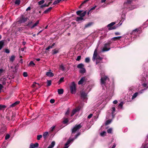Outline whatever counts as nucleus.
Instances as JSON below:
<instances>
[{
  "mask_svg": "<svg viewBox=\"0 0 148 148\" xmlns=\"http://www.w3.org/2000/svg\"><path fill=\"white\" fill-rule=\"evenodd\" d=\"M140 33V29L136 28L132 31L127 32L124 36L126 40L130 39V38H135L137 37Z\"/></svg>",
  "mask_w": 148,
  "mask_h": 148,
  "instance_id": "f257e3e1",
  "label": "nucleus"
},
{
  "mask_svg": "<svg viewBox=\"0 0 148 148\" xmlns=\"http://www.w3.org/2000/svg\"><path fill=\"white\" fill-rule=\"evenodd\" d=\"M98 46L99 45H97L96 48L95 49L92 58V60L93 61L96 60V65L99 63L103 59L102 58L100 57L99 55L97 54V49Z\"/></svg>",
  "mask_w": 148,
  "mask_h": 148,
  "instance_id": "f03ea898",
  "label": "nucleus"
},
{
  "mask_svg": "<svg viewBox=\"0 0 148 148\" xmlns=\"http://www.w3.org/2000/svg\"><path fill=\"white\" fill-rule=\"evenodd\" d=\"M92 87V86L90 84H86L85 86L84 89V91L82 92L81 93V97L83 99H84L86 98L88 93L90 91Z\"/></svg>",
  "mask_w": 148,
  "mask_h": 148,
  "instance_id": "7ed1b4c3",
  "label": "nucleus"
},
{
  "mask_svg": "<svg viewBox=\"0 0 148 148\" xmlns=\"http://www.w3.org/2000/svg\"><path fill=\"white\" fill-rule=\"evenodd\" d=\"M148 84H141V88H142L141 90L138 92H136L134 93L132 97V99L135 98L138 95L142 93L146 89L148 88Z\"/></svg>",
  "mask_w": 148,
  "mask_h": 148,
  "instance_id": "20e7f679",
  "label": "nucleus"
},
{
  "mask_svg": "<svg viewBox=\"0 0 148 148\" xmlns=\"http://www.w3.org/2000/svg\"><path fill=\"white\" fill-rule=\"evenodd\" d=\"M140 80L142 82V83H148V74L144 72L139 78Z\"/></svg>",
  "mask_w": 148,
  "mask_h": 148,
  "instance_id": "39448f33",
  "label": "nucleus"
},
{
  "mask_svg": "<svg viewBox=\"0 0 148 148\" xmlns=\"http://www.w3.org/2000/svg\"><path fill=\"white\" fill-rule=\"evenodd\" d=\"M111 43V42H109L105 44L101 50V52H104L109 50L110 49V48L109 47Z\"/></svg>",
  "mask_w": 148,
  "mask_h": 148,
  "instance_id": "423d86ee",
  "label": "nucleus"
},
{
  "mask_svg": "<svg viewBox=\"0 0 148 148\" xmlns=\"http://www.w3.org/2000/svg\"><path fill=\"white\" fill-rule=\"evenodd\" d=\"M39 20H38L32 26H31V25L33 23L32 21H29L27 24L26 25V26H28V27L30 28L31 29H33L35 27L37 26L38 24H39Z\"/></svg>",
  "mask_w": 148,
  "mask_h": 148,
  "instance_id": "0eeeda50",
  "label": "nucleus"
},
{
  "mask_svg": "<svg viewBox=\"0 0 148 148\" xmlns=\"http://www.w3.org/2000/svg\"><path fill=\"white\" fill-rule=\"evenodd\" d=\"M109 80V79L107 76L104 75L101 76V83H108Z\"/></svg>",
  "mask_w": 148,
  "mask_h": 148,
  "instance_id": "6e6552de",
  "label": "nucleus"
},
{
  "mask_svg": "<svg viewBox=\"0 0 148 148\" xmlns=\"http://www.w3.org/2000/svg\"><path fill=\"white\" fill-rule=\"evenodd\" d=\"M27 17H25L23 15H22L18 18V21L20 23H24L27 21Z\"/></svg>",
  "mask_w": 148,
  "mask_h": 148,
  "instance_id": "1a4fd4ad",
  "label": "nucleus"
},
{
  "mask_svg": "<svg viewBox=\"0 0 148 148\" xmlns=\"http://www.w3.org/2000/svg\"><path fill=\"white\" fill-rule=\"evenodd\" d=\"M132 2V0H127L126 2L124 3V6L127 8H130V6L131 5Z\"/></svg>",
  "mask_w": 148,
  "mask_h": 148,
  "instance_id": "9d476101",
  "label": "nucleus"
},
{
  "mask_svg": "<svg viewBox=\"0 0 148 148\" xmlns=\"http://www.w3.org/2000/svg\"><path fill=\"white\" fill-rule=\"evenodd\" d=\"M82 126L80 124L75 125V126L72 129V133H75L76 131L78 130Z\"/></svg>",
  "mask_w": 148,
  "mask_h": 148,
  "instance_id": "9b49d317",
  "label": "nucleus"
},
{
  "mask_svg": "<svg viewBox=\"0 0 148 148\" xmlns=\"http://www.w3.org/2000/svg\"><path fill=\"white\" fill-rule=\"evenodd\" d=\"M71 93L72 94H74L76 90L75 84H72L70 87Z\"/></svg>",
  "mask_w": 148,
  "mask_h": 148,
  "instance_id": "f8f14e48",
  "label": "nucleus"
},
{
  "mask_svg": "<svg viewBox=\"0 0 148 148\" xmlns=\"http://www.w3.org/2000/svg\"><path fill=\"white\" fill-rule=\"evenodd\" d=\"M87 82V78L86 77H84L81 79L78 83H83L84 82L86 83Z\"/></svg>",
  "mask_w": 148,
  "mask_h": 148,
  "instance_id": "ddd939ff",
  "label": "nucleus"
},
{
  "mask_svg": "<svg viewBox=\"0 0 148 148\" xmlns=\"http://www.w3.org/2000/svg\"><path fill=\"white\" fill-rule=\"evenodd\" d=\"M80 110V108L79 107L77 108H76L73 110L72 111L71 114V116H73L77 112L79 111Z\"/></svg>",
  "mask_w": 148,
  "mask_h": 148,
  "instance_id": "4468645a",
  "label": "nucleus"
},
{
  "mask_svg": "<svg viewBox=\"0 0 148 148\" xmlns=\"http://www.w3.org/2000/svg\"><path fill=\"white\" fill-rule=\"evenodd\" d=\"M39 146V144L38 143H36L34 144L31 143L30 145L29 148H35Z\"/></svg>",
  "mask_w": 148,
  "mask_h": 148,
  "instance_id": "2eb2a0df",
  "label": "nucleus"
},
{
  "mask_svg": "<svg viewBox=\"0 0 148 148\" xmlns=\"http://www.w3.org/2000/svg\"><path fill=\"white\" fill-rule=\"evenodd\" d=\"M4 45V40L0 41V50H1Z\"/></svg>",
  "mask_w": 148,
  "mask_h": 148,
  "instance_id": "dca6fc26",
  "label": "nucleus"
},
{
  "mask_svg": "<svg viewBox=\"0 0 148 148\" xmlns=\"http://www.w3.org/2000/svg\"><path fill=\"white\" fill-rule=\"evenodd\" d=\"M46 75L49 77H51L54 76V74L51 72H48L46 73Z\"/></svg>",
  "mask_w": 148,
  "mask_h": 148,
  "instance_id": "f3484780",
  "label": "nucleus"
},
{
  "mask_svg": "<svg viewBox=\"0 0 148 148\" xmlns=\"http://www.w3.org/2000/svg\"><path fill=\"white\" fill-rule=\"evenodd\" d=\"M20 102L19 101H17L15 103H12L10 106V107H13L17 105Z\"/></svg>",
  "mask_w": 148,
  "mask_h": 148,
  "instance_id": "a211bd4d",
  "label": "nucleus"
},
{
  "mask_svg": "<svg viewBox=\"0 0 148 148\" xmlns=\"http://www.w3.org/2000/svg\"><path fill=\"white\" fill-rule=\"evenodd\" d=\"M55 144V142L54 141H52L51 144L48 146L47 148H53Z\"/></svg>",
  "mask_w": 148,
  "mask_h": 148,
  "instance_id": "6ab92c4d",
  "label": "nucleus"
},
{
  "mask_svg": "<svg viewBox=\"0 0 148 148\" xmlns=\"http://www.w3.org/2000/svg\"><path fill=\"white\" fill-rule=\"evenodd\" d=\"M83 20H84L83 17H77L76 19V21L77 22H80L81 21Z\"/></svg>",
  "mask_w": 148,
  "mask_h": 148,
  "instance_id": "aec40b11",
  "label": "nucleus"
},
{
  "mask_svg": "<svg viewBox=\"0 0 148 148\" xmlns=\"http://www.w3.org/2000/svg\"><path fill=\"white\" fill-rule=\"evenodd\" d=\"M86 71V69L84 67L81 69H80L79 72L80 73H81L83 74Z\"/></svg>",
  "mask_w": 148,
  "mask_h": 148,
  "instance_id": "412c9836",
  "label": "nucleus"
},
{
  "mask_svg": "<svg viewBox=\"0 0 148 148\" xmlns=\"http://www.w3.org/2000/svg\"><path fill=\"white\" fill-rule=\"evenodd\" d=\"M52 9V7H50L48 8L46 10H45L44 12V14H46L48 13Z\"/></svg>",
  "mask_w": 148,
  "mask_h": 148,
  "instance_id": "4be33fe9",
  "label": "nucleus"
},
{
  "mask_svg": "<svg viewBox=\"0 0 148 148\" xmlns=\"http://www.w3.org/2000/svg\"><path fill=\"white\" fill-rule=\"evenodd\" d=\"M125 19V14L122 15L121 17V21H122L121 23H123Z\"/></svg>",
  "mask_w": 148,
  "mask_h": 148,
  "instance_id": "5701e85b",
  "label": "nucleus"
},
{
  "mask_svg": "<svg viewBox=\"0 0 148 148\" xmlns=\"http://www.w3.org/2000/svg\"><path fill=\"white\" fill-rule=\"evenodd\" d=\"M58 93L59 94H62L64 92L63 90L62 89H58Z\"/></svg>",
  "mask_w": 148,
  "mask_h": 148,
  "instance_id": "b1692460",
  "label": "nucleus"
},
{
  "mask_svg": "<svg viewBox=\"0 0 148 148\" xmlns=\"http://www.w3.org/2000/svg\"><path fill=\"white\" fill-rule=\"evenodd\" d=\"M121 38V36H117L114 37L112 38V39L113 40H119V39Z\"/></svg>",
  "mask_w": 148,
  "mask_h": 148,
  "instance_id": "393cba45",
  "label": "nucleus"
},
{
  "mask_svg": "<svg viewBox=\"0 0 148 148\" xmlns=\"http://www.w3.org/2000/svg\"><path fill=\"white\" fill-rule=\"evenodd\" d=\"M115 108L114 107H113L112 108V116L113 117H114V112L115 111Z\"/></svg>",
  "mask_w": 148,
  "mask_h": 148,
  "instance_id": "a878e982",
  "label": "nucleus"
},
{
  "mask_svg": "<svg viewBox=\"0 0 148 148\" xmlns=\"http://www.w3.org/2000/svg\"><path fill=\"white\" fill-rule=\"evenodd\" d=\"M84 66V65L82 63H80L78 64L77 67V68L81 69L83 68Z\"/></svg>",
  "mask_w": 148,
  "mask_h": 148,
  "instance_id": "bb28decb",
  "label": "nucleus"
},
{
  "mask_svg": "<svg viewBox=\"0 0 148 148\" xmlns=\"http://www.w3.org/2000/svg\"><path fill=\"white\" fill-rule=\"evenodd\" d=\"M116 23L115 22H112L111 23H110L108 24L107 25V27H112Z\"/></svg>",
  "mask_w": 148,
  "mask_h": 148,
  "instance_id": "cd10ccee",
  "label": "nucleus"
},
{
  "mask_svg": "<svg viewBox=\"0 0 148 148\" xmlns=\"http://www.w3.org/2000/svg\"><path fill=\"white\" fill-rule=\"evenodd\" d=\"M35 64L34 63V62L33 61H31L29 63V66H31L33 67H34L35 66Z\"/></svg>",
  "mask_w": 148,
  "mask_h": 148,
  "instance_id": "c85d7f7f",
  "label": "nucleus"
},
{
  "mask_svg": "<svg viewBox=\"0 0 148 148\" xmlns=\"http://www.w3.org/2000/svg\"><path fill=\"white\" fill-rule=\"evenodd\" d=\"M15 58V56L14 55H13L11 56V57L10 58V61L13 62Z\"/></svg>",
  "mask_w": 148,
  "mask_h": 148,
  "instance_id": "c756f323",
  "label": "nucleus"
},
{
  "mask_svg": "<svg viewBox=\"0 0 148 148\" xmlns=\"http://www.w3.org/2000/svg\"><path fill=\"white\" fill-rule=\"evenodd\" d=\"M86 11H84L83 13L81 12L80 15V17H83L86 14Z\"/></svg>",
  "mask_w": 148,
  "mask_h": 148,
  "instance_id": "7c9ffc66",
  "label": "nucleus"
},
{
  "mask_svg": "<svg viewBox=\"0 0 148 148\" xmlns=\"http://www.w3.org/2000/svg\"><path fill=\"white\" fill-rule=\"evenodd\" d=\"M92 23H89L88 24L86 25L84 27V28L85 29L90 27L92 25Z\"/></svg>",
  "mask_w": 148,
  "mask_h": 148,
  "instance_id": "2f4dec72",
  "label": "nucleus"
},
{
  "mask_svg": "<svg viewBox=\"0 0 148 148\" xmlns=\"http://www.w3.org/2000/svg\"><path fill=\"white\" fill-rule=\"evenodd\" d=\"M59 52L58 50H56V49H55L52 50V54H56Z\"/></svg>",
  "mask_w": 148,
  "mask_h": 148,
  "instance_id": "473e14b6",
  "label": "nucleus"
},
{
  "mask_svg": "<svg viewBox=\"0 0 148 148\" xmlns=\"http://www.w3.org/2000/svg\"><path fill=\"white\" fill-rule=\"evenodd\" d=\"M62 0H56L53 3V5H56L59 3Z\"/></svg>",
  "mask_w": 148,
  "mask_h": 148,
  "instance_id": "72a5a7b5",
  "label": "nucleus"
},
{
  "mask_svg": "<svg viewBox=\"0 0 148 148\" xmlns=\"http://www.w3.org/2000/svg\"><path fill=\"white\" fill-rule=\"evenodd\" d=\"M48 134V132H44L43 134V136L44 138H45L47 136Z\"/></svg>",
  "mask_w": 148,
  "mask_h": 148,
  "instance_id": "f704fd0d",
  "label": "nucleus"
},
{
  "mask_svg": "<svg viewBox=\"0 0 148 148\" xmlns=\"http://www.w3.org/2000/svg\"><path fill=\"white\" fill-rule=\"evenodd\" d=\"M106 134V132L105 131H103L100 133V134L101 136H105Z\"/></svg>",
  "mask_w": 148,
  "mask_h": 148,
  "instance_id": "c9c22d12",
  "label": "nucleus"
},
{
  "mask_svg": "<svg viewBox=\"0 0 148 148\" xmlns=\"http://www.w3.org/2000/svg\"><path fill=\"white\" fill-rule=\"evenodd\" d=\"M122 24V23H119V24H116V25H114V26H115V27L116 28V29L118 27H119V26H120Z\"/></svg>",
  "mask_w": 148,
  "mask_h": 148,
  "instance_id": "e433bc0d",
  "label": "nucleus"
},
{
  "mask_svg": "<svg viewBox=\"0 0 148 148\" xmlns=\"http://www.w3.org/2000/svg\"><path fill=\"white\" fill-rule=\"evenodd\" d=\"M45 2L44 0H41L38 2V4L39 5H41L43 4Z\"/></svg>",
  "mask_w": 148,
  "mask_h": 148,
  "instance_id": "4c0bfd02",
  "label": "nucleus"
},
{
  "mask_svg": "<svg viewBox=\"0 0 148 148\" xmlns=\"http://www.w3.org/2000/svg\"><path fill=\"white\" fill-rule=\"evenodd\" d=\"M90 61V59L89 57H87L85 58V62L86 63H89Z\"/></svg>",
  "mask_w": 148,
  "mask_h": 148,
  "instance_id": "58836bf2",
  "label": "nucleus"
},
{
  "mask_svg": "<svg viewBox=\"0 0 148 148\" xmlns=\"http://www.w3.org/2000/svg\"><path fill=\"white\" fill-rule=\"evenodd\" d=\"M64 77H62L59 80V82L60 83H62L64 82Z\"/></svg>",
  "mask_w": 148,
  "mask_h": 148,
  "instance_id": "ea45409f",
  "label": "nucleus"
},
{
  "mask_svg": "<svg viewBox=\"0 0 148 148\" xmlns=\"http://www.w3.org/2000/svg\"><path fill=\"white\" fill-rule=\"evenodd\" d=\"M20 3V0H16L15 2V4H17L18 5H19Z\"/></svg>",
  "mask_w": 148,
  "mask_h": 148,
  "instance_id": "a19ab883",
  "label": "nucleus"
},
{
  "mask_svg": "<svg viewBox=\"0 0 148 148\" xmlns=\"http://www.w3.org/2000/svg\"><path fill=\"white\" fill-rule=\"evenodd\" d=\"M112 120H108L106 121L105 124L107 125L110 124Z\"/></svg>",
  "mask_w": 148,
  "mask_h": 148,
  "instance_id": "79ce46f5",
  "label": "nucleus"
},
{
  "mask_svg": "<svg viewBox=\"0 0 148 148\" xmlns=\"http://www.w3.org/2000/svg\"><path fill=\"white\" fill-rule=\"evenodd\" d=\"M89 0H86L84 1L79 6V8H81L82 6L83 5L84 3L88 1Z\"/></svg>",
  "mask_w": 148,
  "mask_h": 148,
  "instance_id": "37998d69",
  "label": "nucleus"
},
{
  "mask_svg": "<svg viewBox=\"0 0 148 148\" xmlns=\"http://www.w3.org/2000/svg\"><path fill=\"white\" fill-rule=\"evenodd\" d=\"M124 104L123 102H121L119 105V107L122 108Z\"/></svg>",
  "mask_w": 148,
  "mask_h": 148,
  "instance_id": "c03bdc74",
  "label": "nucleus"
},
{
  "mask_svg": "<svg viewBox=\"0 0 148 148\" xmlns=\"http://www.w3.org/2000/svg\"><path fill=\"white\" fill-rule=\"evenodd\" d=\"M6 107V106L5 105H0V110H1L3 108H5Z\"/></svg>",
  "mask_w": 148,
  "mask_h": 148,
  "instance_id": "a18cd8bd",
  "label": "nucleus"
},
{
  "mask_svg": "<svg viewBox=\"0 0 148 148\" xmlns=\"http://www.w3.org/2000/svg\"><path fill=\"white\" fill-rule=\"evenodd\" d=\"M60 69L62 71H64V67L63 64H61L60 65Z\"/></svg>",
  "mask_w": 148,
  "mask_h": 148,
  "instance_id": "49530a36",
  "label": "nucleus"
},
{
  "mask_svg": "<svg viewBox=\"0 0 148 148\" xmlns=\"http://www.w3.org/2000/svg\"><path fill=\"white\" fill-rule=\"evenodd\" d=\"M112 132V129L110 128L107 130V132L108 133H111Z\"/></svg>",
  "mask_w": 148,
  "mask_h": 148,
  "instance_id": "de8ad7c7",
  "label": "nucleus"
},
{
  "mask_svg": "<svg viewBox=\"0 0 148 148\" xmlns=\"http://www.w3.org/2000/svg\"><path fill=\"white\" fill-rule=\"evenodd\" d=\"M10 137V135L9 134H7L6 135L5 137V140H7L9 139Z\"/></svg>",
  "mask_w": 148,
  "mask_h": 148,
  "instance_id": "09e8293b",
  "label": "nucleus"
},
{
  "mask_svg": "<svg viewBox=\"0 0 148 148\" xmlns=\"http://www.w3.org/2000/svg\"><path fill=\"white\" fill-rule=\"evenodd\" d=\"M49 5H47L46 4H45L43 5H41L40 8H43L44 7L48 6H49Z\"/></svg>",
  "mask_w": 148,
  "mask_h": 148,
  "instance_id": "8fccbe9b",
  "label": "nucleus"
},
{
  "mask_svg": "<svg viewBox=\"0 0 148 148\" xmlns=\"http://www.w3.org/2000/svg\"><path fill=\"white\" fill-rule=\"evenodd\" d=\"M42 136L41 135H38L37 136V139L38 140H39L42 137Z\"/></svg>",
  "mask_w": 148,
  "mask_h": 148,
  "instance_id": "3c124183",
  "label": "nucleus"
},
{
  "mask_svg": "<svg viewBox=\"0 0 148 148\" xmlns=\"http://www.w3.org/2000/svg\"><path fill=\"white\" fill-rule=\"evenodd\" d=\"M83 11L82 10H79L76 13L77 14V15H79L80 16V15L81 13Z\"/></svg>",
  "mask_w": 148,
  "mask_h": 148,
  "instance_id": "603ef678",
  "label": "nucleus"
},
{
  "mask_svg": "<svg viewBox=\"0 0 148 148\" xmlns=\"http://www.w3.org/2000/svg\"><path fill=\"white\" fill-rule=\"evenodd\" d=\"M81 57V56H78L76 59V60L77 61H79L80 60Z\"/></svg>",
  "mask_w": 148,
  "mask_h": 148,
  "instance_id": "864d4df0",
  "label": "nucleus"
},
{
  "mask_svg": "<svg viewBox=\"0 0 148 148\" xmlns=\"http://www.w3.org/2000/svg\"><path fill=\"white\" fill-rule=\"evenodd\" d=\"M97 7V6L96 5H95V6H93V7H92V8L90 10V11L91 10H94L95 9V8Z\"/></svg>",
  "mask_w": 148,
  "mask_h": 148,
  "instance_id": "5fc2aeb1",
  "label": "nucleus"
},
{
  "mask_svg": "<svg viewBox=\"0 0 148 148\" xmlns=\"http://www.w3.org/2000/svg\"><path fill=\"white\" fill-rule=\"evenodd\" d=\"M23 75L24 77H27V72H24L23 73Z\"/></svg>",
  "mask_w": 148,
  "mask_h": 148,
  "instance_id": "6e6d98bb",
  "label": "nucleus"
},
{
  "mask_svg": "<svg viewBox=\"0 0 148 148\" xmlns=\"http://www.w3.org/2000/svg\"><path fill=\"white\" fill-rule=\"evenodd\" d=\"M116 29V28L114 26L113 27H109L108 28V29L109 30H111L113 29Z\"/></svg>",
  "mask_w": 148,
  "mask_h": 148,
  "instance_id": "4d7b16f0",
  "label": "nucleus"
},
{
  "mask_svg": "<svg viewBox=\"0 0 148 148\" xmlns=\"http://www.w3.org/2000/svg\"><path fill=\"white\" fill-rule=\"evenodd\" d=\"M5 52L7 53H9L10 52V51L8 49H5Z\"/></svg>",
  "mask_w": 148,
  "mask_h": 148,
  "instance_id": "13d9d810",
  "label": "nucleus"
},
{
  "mask_svg": "<svg viewBox=\"0 0 148 148\" xmlns=\"http://www.w3.org/2000/svg\"><path fill=\"white\" fill-rule=\"evenodd\" d=\"M68 121V120L67 119H65L63 121V123H67Z\"/></svg>",
  "mask_w": 148,
  "mask_h": 148,
  "instance_id": "bf43d9fd",
  "label": "nucleus"
},
{
  "mask_svg": "<svg viewBox=\"0 0 148 148\" xmlns=\"http://www.w3.org/2000/svg\"><path fill=\"white\" fill-rule=\"evenodd\" d=\"M55 126H52V127H51L50 128V131H51V132L53 131V130H54V128H55Z\"/></svg>",
  "mask_w": 148,
  "mask_h": 148,
  "instance_id": "052dcab7",
  "label": "nucleus"
},
{
  "mask_svg": "<svg viewBox=\"0 0 148 148\" xmlns=\"http://www.w3.org/2000/svg\"><path fill=\"white\" fill-rule=\"evenodd\" d=\"M40 84H33L32 85V87L34 88L36 86V84H37L39 86H40Z\"/></svg>",
  "mask_w": 148,
  "mask_h": 148,
  "instance_id": "680f3d73",
  "label": "nucleus"
},
{
  "mask_svg": "<svg viewBox=\"0 0 148 148\" xmlns=\"http://www.w3.org/2000/svg\"><path fill=\"white\" fill-rule=\"evenodd\" d=\"M69 112H70V111H69V109H68L67 111L66 112L65 115H68L69 114Z\"/></svg>",
  "mask_w": 148,
  "mask_h": 148,
  "instance_id": "e2e57ef3",
  "label": "nucleus"
},
{
  "mask_svg": "<svg viewBox=\"0 0 148 148\" xmlns=\"http://www.w3.org/2000/svg\"><path fill=\"white\" fill-rule=\"evenodd\" d=\"M106 84H101V86L103 88V89H105V87L106 88Z\"/></svg>",
  "mask_w": 148,
  "mask_h": 148,
  "instance_id": "0e129e2a",
  "label": "nucleus"
},
{
  "mask_svg": "<svg viewBox=\"0 0 148 148\" xmlns=\"http://www.w3.org/2000/svg\"><path fill=\"white\" fill-rule=\"evenodd\" d=\"M143 147V148H147L148 147V146L147 145H145V144H143L142 145V147Z\"/></svg>",
  "mask_w": 148,
  "mask_h": 148,
  "instance_id": "69168bd1",
  "label": "nucleus"
},
{
  "mask_svg": "<svg viewBox=\"0 0 148 148\" xmlns=\"http://www.w3.org/2000/svg\"><path fill=\"white\" fill-rule=\"evenodd\" d=\"M55 102V100L54 99H51L50 100V102L51 103H53Z\"/></svg>",
  "mask_w": 148,
  "mask_h": 148,
  "instance_id": "338daca9",
  "label": "nucleus"
},
{
  "mask_svg": "<svg viewBox=\"0 0 148 148\" xmlns=\"http://www.w3.org/2000/svg\"><path fill=\"white\" fill-rule=\"evenodd\" d=\"M92 114H90L88 116V118L90 119L92 117Z\"/></svg>",
  "mask_w": 148,
  "mask_h": 148,
  "instance_id": "774afa93",
  "label": "nucleus"
}]
</instances>
